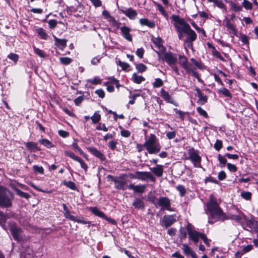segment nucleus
Instances as JSON below:
<instances>
[{
    "label": "nucleus",
    "mask_w": 258,
    "mask_h": 258,
    "mask_svg": "<svg viewBox=\"0 0 258 258\" xmlns=\"http://www.w3.org/2000/svg\"><path fill=\"white\" fill-rule=\"evenodd\" d=\"M207 207L208 210L206 212L208 214H210L212 218L218 219L225 218V215L219 206L217 199L213 196H210Z\"/></svg>",
    "instance_id": "nucleus-1"
},
{
    "label": "nucleus",
    "mask_w": 258,
    "mask_h": 258,
    "mask_svg": "<svg viewBox=\"0 0 258 258\" xmlns=\"http://www.w3.org/2000/svg\"><path fill=\"white\" fill-rule=\"evenodd\" d=\"M14 199L13 194L8 189L0 186V207L9 208L12 206Z\"/></svg>",
    "instance_id": "nucleus-2"
},
{
    "label": "nucleus",
    "mask_w": 258,
    "mask_h": 258,
    "mask_svg": "<svg viewBox=\"0 0 258 258\" xmlns=\"http://www.w3.org/2000/svg\"><path fill=\"white\" fill-rule=\"evenodd\" d=\"M144 146L150 154H155L160 151V147L156 141L155 137L151 135L149 139L145 142Z\"/></svg>",
    "instance_id": "nucleus-3"
},
{
    "label": "nucleus",
    "mask_w": 258,
    "mask_h": 258,
    "mask_svg": "<svg viewBox=\"0 0 258 258\" xmlns=\"http://www.w3.org/2000/svg\"><path fill=\"white\" fill-rule=\"evenodd\" d=\"M10 230L15 240L17 241H23L25 237L23 234L22 230L18 227L16 223L13 221L9 222Z\"/></svg>",
    "instance_id": "nucleus-4"
},
{
    "label": "nucleus",
    "mask_w": 258,
    "mask_h": 258,
    "mask_svg": "<svg viewBox=\"0 0 258 258\" xmlns=\"http://www.w3.org/2000/svg\"><path fill=\"white\" fill-rule=\"evenodd\" d=\"M173 19L175 22L174 26L177 32H183L184 33L190 28L189 25L179 17L174 16Z\"/></svg>",
    "instance_id": "nucleus-5"
},
{
    "label": "nucleus",
    "mask_w": 258,
    "mask_h": 258,
    "mask_svg": "<svg viewBox=\"0 0 258 258\" xmlns=\"http://www.w3.org/2000/svg\"><path fill=\"white\" fill-rule=\"evenodd\" d=\"M163 60L172 68L176 74H179L178 69L176 66L177 57L175 54L171 52L165 53L163 56Z\"/></svg>",
    "instance_id": "nucleus-6"
},
{
    "label": "nucleus",
    "mask_w": 258,
    "mask_h": 258,
    "mask_svg": "<svg viewBox=\"0 0 258 258\" xmlns=\"http://www.w3.org/2000/svg\"><path fill=\"white\" fill-rule=\"evenodd\" d=\"M186 229L189 239L192 240L195 243H197L202 234L193 230L190 224L187 225Z\"/></svg>",
    "instance_id": "nucleus-7"
},
{
    "label": "nucleus",
    "mask_w": 258,
    "mask_h": 258,
    "mask_svg": "<svg viewBox=\"0 0 258 258\" xmlns=\"http://www.w3.org/2000/svg\"><path fill=\"white\" fill-rule=\"evenodd\" d=\"M152 41L153 44L151 45V47L158 54L160 58L161 54V40L159 37H152Z\"/></svg>",
    "instance_id": "nucleus-8"
},
{
    "label": "nucleus",
    "mask_w": 258,
    "mask_h": 258,
    "mask_svg": "<svg viewBox=\"0 0 258 258\" xmlns=\"http://www.w3.org/2000/svg\"><path fill=\"white\" fill-rule=\"evenodd\" d=\"M133 177L142 180H146L148 179H150L151 181L154 180V178L152 177L151 173L149 172L137 171L135 173V176Z\"/></svg>",
    "instance_id": "nucleus-9"
},
{
    "label": "nucleus",
    "mask_w": 258,
    "mask_h": 258,
    "mask_svg": "<svg viewBox=\"0 0 258 258\" xmlns=\"http://www.w3.org/2000/svg\"><path fill=\"white\" fill-rule=\"evenodd\" d=\"M87 150L90 153L99 159L101 161L105 160L106 158L104 155L95 147H90L87 148Z\"/></svg>",
    "instance_id": "nucleus-10"
},
{
    "label": "nucleus",
    "mask_w": 258,
    "mask_h": 258,
    "mask_svg": "<svg viewBox=\"0 0 258 258\" xmlns=\"http://www.w3.org/2000/svg\"><path fill=\"white\" fill-rule=\"evenodd\" d=\"M182 249L186 256L190 255L192 258H198L196 253L186 244L184 243L182 244Z\"/></svg>",
    "instance_id": "nucleus-11"
},
{
    "label": "nucleus",
    "mask_w": 258,
    "mask_h": 258,
    "mask_svg": "<svg viewBox=\"0 0 258 258\" xmlns=\"http://www.w3.org/2000/svg\"><path fill=\"white\" fill-rule=\"evenodd\" d=\"M189 159L195 164L200 163L201 161V158L199 154L194 151L190 150L189 151Z\"/></svg>",
    "instance_id": "nucleus-12"
},
{
    "label": "nucleus",
    "mask_w": 258,
    "mask_h": 258,
    "mask_svg": "<svg viewBox=\"0 0 258 258\" xmlns=\"http://www.w3.org/2000/svg\"><path fill=\"white\" fill-rule=\"evenodd\" d=\"M121 12L131 20L135 19L137 16V12L131 8L126 10H121Z\"/></svg>",
    "instance_id": "nucleus-13"
},
{
    "label": "nucleus",
    "mask_w": 258,
    "mask_h": 258,
    "mask_svg": "<svg viewBox=\"0 0 258 258\" xmlns=\"http://www.w3.org/2000/svg\"><path fill=\"white\" fill-rule=\"evenodd\" d=\"M179 63L187 72H189L190 68L192 66L191 64L188 63V60L187 58L184 56H179Z\"/></svg>",
    "instance_id": "nucleus-14"
},
{
    "label": "nucleus",
    "mask_w": 258,
    "mask_h": 258,
    "mask_svg": "<svg viewBox=\"0 0 258 258\" xmlns=\"http://www.w3.org/2000/svg\"><path fill=\"white\" fill-rule=\"evenodd\" d=\"M129 189H133L135 192L142 194L144 192L146 189V186L145 185H135L133 184H130L127 186Z\"/></svg>",
    "instance_id": "nucleus-15"
},
{
    "label": "nucleus",
    "mask_w": 258,
    "mask_h": 258,
    "mask_svg": "<svg viewBox=\"0 0 258 258\" xmlns=\"http://www.w3.org/2000/svg\"><path fill=\"white\" fill-rule=\"evenodd\" d=\"M120 31L123 37L129 41H132V36L130 32L131 29L126 26H123L120 28Z\"/></svg>",
    "instance_id": "nucleus-16"
},
{
    "label": "nucleus",
    "mask_w": 258,
    "mask_h": 258,
    "mask_svg": "<svg viewBox=\"0 0 258 258\" xmlns=\"http://www.w3.org/2000/svg\"><path fill=\"white\" fill-rule=\"evenodd\" d=\"M175 221L176 218L174 215H165L164 216L163 222L166 227L171 226Z\"/></svg>",
    "instance_id": "nucleus-17"
},
{
    "label": "nucleus",
    "mask_w": 258,
    "mask_h": 258,
    "mask_svg": "<svg viewBox=\"0 0 258 258\" xmlns=\"http://www.w3.org/2000/svg\"><path fill=\"white\" fill-rule=\"evenodd\" d=\"M196 91L199 97L198 103L201 105L206 103L207 101V96L204 95L199 88H197Z\"/></svg>",
    "instance_id": "nucleus-18"
},
{
    "label": "nucleus",
    "mask_w": 258,
    "mask_h": 258,
    "mask_svg": "<svg viewBox=\"0 0 258 258\" xmlns=\"http://www.w3.org/2000/svg\"><path fill=\"white\" fill-rule=\"evenodd\" d=\"M162 97L168 103H171L176 106L178 105V103L174 101L171 96L168 94V93L162 90Z\"/></svg>",
    "instance_id": "nucleus-19"
},
{
    "label": "nucleus",
    "mask_w": 258,
    "mask_h": 258,
    "mask_svg": "<svg viewBox=\"0 0 258 258\" xmlns=\"http://www.w3.org/2000/svg\"><path fill=\"white\" fill-rule=\"evenodd\" d=\"M188 35L187 40L189 41H194L197 39V34L195 32L191 29L190 27L184 33Z\"/></svg>",
    "instance_id": "nucleus-20"
},
{
    "label": "nucleus",
    "mask_w": 258,
    "mask_h": 258,
    "mask_svg": "<svg viewBox=\"0 0 258 258\" xmlns=\"http://www.w3.org/2000/svg\"><path fill=\"white\" fill-rule=\"evenodd\" d=\"M9 218L8 215H5L2 212L0 211V225L3 228L6 230H7L6 222L7 220Z\"/></svg>",
    "instance_id": "nucleus-21"
},
{
    "label": "nucleus",
    "mask_w": 258,
    "mask_h": 258,
    "mask_svg": "<svg viewBox=\"0 0 258 258\" xmlns=\"http://www.w3.org/2000/svg\"><path fill=\"white\" fill-rule=\"evenodd\" d=\"M114 182L115 183V188L123 190H125V185L126 182L124 180L116 179L115 180H114Z\"/></svg>",
    "instance_id": "nucleus-22"
},
{
    "label": "nucleus",
    "mask_w": 258,
    "mask_h": 258,
    "mask_svg": "<svg viewBox=\"0 0 258 258\" xmlns=\"http://www.w3.org/2000/svg\"><path fill=\"white\" fill-rule=\"evenodd\" d=\"M55 44L61 49H63L67 45L66 39H59L54 36Z\"/></svg>",
    "instance_id": "nucleus-23"
},
{
    "label": "nucleus",
    "mask_w": 258,
    "mask_h": 258,
    "mask_svg": "<svg viewBox=\"0 0 258 258\" xmlns=\"http://www.w3.org/2000/svg\"><path fill=\"white\" fill-rule=\"evenodd\" d=\"M133 206L137 209H141L144 208V203L143 201L139 199L136 198L133 203Z\"/></svg>",
    "instance_id": "nucleus-24"
},
{
    "label": "nucleus",
    "mask_w": 258,
    "mask_h": 258,
    "mask_svg": "<svg viewBox=\"0 0 258 258\" xmlns=\"http://www.w3.org/2000/svg\"><path fill=\"white\" fill-rule=\"evenodd\" d=\"M26 147L32 151H40V149L38 147L37 143L29 142L26 143Z\"/></svg>",
    "instance_id": "nucleus-25"
},
{
    "label": "nucleus",
    "mask_w": 258,
    "mask_h": 258,
    "mask_svg": "<svg viewBox=\"0 0 258 258\" xmlns=\"http://www.w3.org/2000/svg\"><path fill=\"white\" fill-rule=\"evenodd\" d=\"M140 23L142 26H147L149 28H153L155 27V23L153 21H149L147 19H141Z\"/></svg>",
    "instance_id": "nucleus-26"
},
{
    "label": "nucleus",
    "mask_w": 258,
    "mask_h": 258,
    "mask_svg": "<svg viewBox=\"0 0 258 258\" xmlns=\"http://www.w3.org/2000/svg\"><path fill=\"white\" fill-rule=\"evenodd\" d=\"M170 201L167 198H162V210L172 211L170 208Z\"/></svg>",
    "instance_id": "nucleus-27"
},
{
    "label": "nucleus",
    "mask_w": 258,
    "mask_h": 258,
    "mask_svg": "<svg viewBox=\"0 0 258 258\" xmlns=\"http://www.w3.org/2000/svg\"><path fill=\"white\" fill-rule=\"evenodd\" d=\"M230 7V9L235 12H239L242 11V8L240 6H238L233 2L230 1L228 2Z\"/></svg>",
    "instance_id": "nucleus-28"
},
{
    "label": "nucleus",
    "mask_w": 258,
    "mask_h": 258,
    "mask_svg": "<svg viewBox=\"0 0 258 258\" xmlns=\"http://www.w3.org/2000/svg\"><path fill=\"white\" fill-rule=\"evenodd\" d=\"M132 79L134 83L138 84L145 80L143 76L138 75L136 73L133 74Z\"/></svg>",
    "instance_id": "nucleus-29"
},
{
    "label": "nucleus",
    "mask_w": 258,
    "mask_h": 258,
    "mask_svg": "<svg viewBox=\"0 0 258 258\" xmlns=\"http://www.w3.org/2000/svg\"><path fill=\"white\" fill-rule=\"evenodd\" d=\"M91 211L93 214L98 217L104 218L105 216L104 213L99 210L97 207H92L90 208Z\"/></svg>",
    "instance_id": "nucleus-30"
},
{
    "label": "nucleus",
    "mask_w": 258,
    "mask_h": 258,
    "mask_svg": "<svg viewBox=\"0 0 258 258\" xmlns=\"http://www.w3.org/2000/svg\"><path fill=\"white\" fill-rule=\"evenodd\" d=\"M37 33L41 37V38L44 40H47L48 38V36L46 33L44 29L42 28H39L36 30Z\"/></svg>",
    "instance_id": "nucleus-31"
},
{
    "label": "nucleus",
    "mask_w": 258,
    "mask_h": 258,
    "mask_svg": "<svg viewBox=\"0 0 258 258\" xmlns=\"http://www.w3.org/2000/svg\"><path fill=\"white\" fill-rule=\"evenodd\" d=\"M240 196L243 199L249 201L251 199L252 194L249 191L243 190L240 193Z\"/></svg>",
    "instance_id": "nucleus-32"
},
{
    "label": "nucleus",
    "mask_w": 258,
    "mask_h": 258,
    "mask_svg": "<svg viewBox=\"0 0 258 258\" xmlns=\"http://www.w3.org/2000/svg\"><path fill=\"white\" fill-rule=\"evenodd\" d=\"M39 142L48 148H50L53 147V145H52V143L50 141L46 139H42L39 140Z\"/></svg>",
    "instance_id": "nucleus-33"
},
{
    "label": "nucleus",
    "mask_w": 258,
    "mask_h": 258,
    "mask_svg": "<svg viewBox=\"0 0 258 258\" xmlns=\"http://www.w3.org/2000/svg\"><path fill=\"white\" fill-rule=\"evenodd\" d=\"M91 119L93 123H96L98 122L101 119V116L99 113L98 111H96L94 115L91 117Z\"/></svg>",
    "instance_id": "nucleus-34"
},
{
    "label": "nucleus",
    "mask_w": 258,
    "mask_h": 258,
    "mask_svg": "<svg viewBox=\"0 0 258 258\" xmlns=\"http://www.w3.org/2000/svg\"><path fill=\"white\" fill-rule=\"evenodd\" d=\"M87 82L93 85H97L101 84L102 80L99 77H95L93 79L87 80Z\"/></svg>",
    "instance_id": "nucleus-35"
},
{
    "label": "nucleus",
    "mask_w": 258,
    "mask_h": 258,
    "mask_svg": "<svg viewBox=\"0 0 258 258\" xmlns=\"http://www.w3.org/2000/svg\"><path fill=\"white\" fill-rule=\"evenodd\" d=\"M16 192L17 195L26 199H28L30 197L29 194L22 191L19 189H16Z\"/></svg>",
    "instance_id": "nucleus-36"
},
{
    "label": "nucleus",
    "mask_w": 258,
    "mask_h": 258,
    "mask_svg": "<svg viewBox=\"0 0 258 258\" xmlns=\"http://www.w3.org/2000/svg\"><path fill=\"white\" fill-rule=\"evenodd\" d=\"M225 26L229 30H231L234 34L236 33V29L233 24L229 20L225 21Z\"/></svg>",
    "instance_id": "nucleus-37"
},
{
    "label": "nucleus",
    "mask_w": 258,
    "mask_h": 258,
    "mask_svg": "<svg viewBox=\"0 0 258 258\" xmlns=\"http://www.w3.org/2000/svg\"><path fill=\"white\" fill-rule=\"evenodd\" d=\"M136 68L139 73H143L145 72L147 70L146 66L143 63L137 64L136 65Z\"/></svg>",
    "instance_id": "nucleus-38"
},
{
    "label": "nucleus",
    "mask_w": 258,
    "mask_h": 258,
    "mask_svg": "<svg viewBox=\"0 0 258 258\" xmlns=\"http://www.w3.org/2000/svg\"><path fill=\"white\" fill-rule=\"evenodd\" d=\"M215 4L224 12H226L227 11L226 6L221 1L217 0Z\"/></svg>",
    "instance_id": "nucleus-39"
},
{
    "label": "nucleus",
    "mask_w": 258,
    "mask_h": 258,
    "mask_svg": "<svg viewBox=\"0 0 258 258\" xmlns=\"http://www.w3.org/2000/svg\"><path fill=\"white\" fill-rule=\"evenodd\" d=\"M64 154L66 156L70 157L71 158L76 161L79 160L80 158V157H79L78 156H76L74 153L70 151H66L64 152Z\"/></svg>",
    "instance_id": "nucleus-40"
},
{
    "label": "nucleus",
    "mask_w": 258,
    "mask_h": 258,
    "mask_svg": "<svg viewBox=\"0 0 258 258\" xmlns=\"http://www.w3.org/2000/svg\"><path fill=\"white\" fill-rule=\"evenodd\" d=\"M242 6L246 10H250L252 9V3L247 0H243Z\"/></svg>",
    "instance_id": "nucleus-41"
},
{
    "label": "nucleus",
    "mask_w": 258,
    "mask_h": 258,
    "mask_svg": "<svg viewBox=\"0 0 258 258\" xmlns=\"http://www.w3.org/2000/svg\"><path fill=\"white\" fill-rule=\"evenodd\" d=\"M152 171L158 176H161V166H157L156 167L151 168Z\"/></svg>",
    "instance_id": "nucleus-42"
},
{
    "label": "nucleus",
    "mask_w": 258,
    "mask_h": 258,
    "mask_svg": "<svg viewBox=\"0 0 258 258\" xmlns=\"http://www.w3.org/2000/svg\"><path fill=\"white\" fill-rule=\"evenodd\" d=\"M63 184L71 189L75 190L76 189V184L72 181H64Z\"/></svg>",
    "instance_id": "nucleus-43"
},
{
    "label": "nucleus",
    "mask_w": 258,
    "mask_h": 258,
    "mask_svg": "<svg viewBox=\"0 0 258 258\" xmlns=\"http://www.w3.org/2000/svg\"><path fill=\"white\" fill-rule=\"evenodd\" d=\"M212 53L213 55L216 57L219 58L222 61H224V58L222 56L219 51H218L215 48H213V50H212Z\"/></svg>",
    "instance_id": "nucleus-44"
},
{
    "label": "nucleus",
    "mask_w": 258,
    "mask_h": 258,
    "mask_svg": "<svg viewBox=\"0 0 258 258\" xmlns=\"http://www.w3.org/2000/svg\"><path fill=\"white\" fill-rule=\"evenodd\" d=\"M60 62L65 65H67L70 64L72 62L71 58L67 57H60Z\"/></svg>",
    "instance_id": "nucleus-45"
},
{
    "label": "nucleus",
    "mask_w": 258,
    "mask_h": 258,
    "mask_svg": "<svg viewBox=\"0 0 258 258\" xmlns=\"http://www.w3.org/2000/svg\"><path fill=\"white\" fill-rule=\"evenodd\" d=\"M243 217V214H239V215H232L230 216V218L234 221L237 222H240Z\"/></svg>",
    "instance_id": "nucleus-46"
},
{
    "label": "nucleus",
    "mask_w": 258,
    "mask_h": 258,
    "mask_svg": "<svg viewBox=\"0 0 258 258\" xmlns=\"http://www.w3.org/2000/svg\"><path fill=\"white\" fill-rule=\"evenodd\" d=\"M107 21L113 26L115 27H118V23L117 21L115 19V18L112 17L110 16L108 19Z\"/></svg>",
    "instance_id": "nucleus-47"
},
{
    "label": "nucleus",
    "mask_w": 258,
    "mask_h": 258,
    "mask_svg": "<svg viewBox=\"0 0 258 258\" xmlns=\"http://www.w3.org/2000/svg\"><path fill=\"white\" fill-rule=\"evenodd\" d=\"M176 189L179 192L180 196H183L185 194L186 190L183 185H179L177 186Z\"/></svg>",
    "instance_id": "nucleus-48"
},
{
    "label": "nucleus",
    "mask_w": 258,
    "mask_h": 258,
    "mask_svg": "<svg viewBox=\"0 0 258 258\" xmlns=\"http://www.w3.org/2000/svg\"><path fill=\"white\" fill-rule=\"evenodd\" d=\"M8 57L16 62L18 60L19 56L17 54L11 53L8 55Z\"/></svg>",
    "instance_id": "nucleus-49"
},
{
    "label": "nucleus",
    "mask_w": 258,
    "mask_h": 258,
    "mask_svg": "<svg viewBox=\"0 0 258 258\" xmlns=\"http://www.w3.org/2000/svg\"><path fill=\"white\" fill-rule=\"evenodd\" d=\"M34 51L35 53L40 56L41 57H44L45 56V54L43 52V51L36 47H34Z\"/></svg>",
    "instance_id": "nucleus-50"
},
{
    "label": "nucleus",
    "mask_w": 258,
    "mask_h": 258,
    "mask_svg": "<svg viewBox=\"0 0 258 258\" xmlns=\"http://www.w3.org/2000/svg\"><path fill=\"white\" fill-rule=\"evenodd\" d=\"M33 168L34 171L36 172H38L42 174L44 173V169L42 166L34 165Z\"/></svg>",
    "instance_id": "nucleus-51"
},
{
    "label": "nucleus",
    "mask_w": 258,
    "mask_h": 258,
    "mask_svg": "<svg viewBox=\"0 0 258 258\" xmlns=\"http://www.w3.org/2000/svg\"><path fill=\"white\" fill-rule=\"evenodd\" d=\"M174 112L179 115V117L181 119L183 120L184 118L185 112H183L177 108H174Z\"/></svg>",
    "instance_id": "nucleus-52"
},
{
    "label": "nucleus",
    "mask_w": 258,
    "mask_h": 258,
    "mask_svg": "<svg viewBox=\"0 0 258 258\" xmlns=\"http://www.w3.org/2000/svg\"><path fill=\"white\" fill-rule=\"evenodd\" d=\"M219 91L226 97H231V94L230 93V91L226 88H222L221 90H220Z\"/></svg>",
    "instance_id": "nucleus-53"
},
{
    "label": "nucleus",
    "mask_w": 258,
    "mask_h": 258,
    "mask_svg": "<svg viewBox=\"0 0 258 258\" xmlns=\"http://www.w3.org/2000/svg\"><path fill=\"white\" fill-rule=\"evenodd\" d=\"M57 21L55 20L51 19L49 20L48 24L50 29H54L57 25Z\"/></svg>",
    "instance_id": "nucleus-54"
},
{
    "label": "nucleus",
    "mask_w": 258,
    "mask_h": 258,
    "mask_svg": "<svg viewBox=\"0 0 258 258\" xmlns=\"http://www.w3.org/2000/svg\"><path fill=\"white\" fill-rule=\"evenodd\" d=\"M227 167L228 170L232 172H236L237 169L236 166L235 165L231 163H227Z\"/></svg>",
    "instance_id": "nucleus-55"
},
{
    "label": "nucleus",
    "mask_w": 258,
    "mask_h": 258,
    "mask_svg": "<svg viewBox=\"0 0 258 258\" xmlns=\"http://www.w3.org/2000/svg\"><path fill=\"white\" fill-rule=\"evenodd\" d=\"M72 146L75 148L76 149V150H77L80 154L83 156H84V157H86L87 156V155L83 152V151L78 146V145H77V144L76 143H74L73 145H72Z\"/></svg>",
    "instance_id": "nucleus-56"
},
{
    "label": "nucleus",
    "mask_w": 258,
    "mask_h": 258,
    "mask_svg": "<svg viewBox=\"0 0 258 258\" xmlns=\"http://www.w3.org/2000/svg\"><path fill=\"white\" fill-rule=\"evenodd\" d=\"M222 147V143L220 140H217L215 145L214 148L217 151H219Z\"/></svg>",
    "instance_id": "nucleus-57"
},
{
    "label": "nucleus",
    "mask_w": 258,
    "mask_h": 258,
    "mask_svg": "<svg viewBox=\"0 0 258 258\" xmlns=\"http://www.w3.org/2000/svg\"><path fill=\"white\" fill-rule=\"evenodd\" d=\"M144 52H145L144 49L143 48H140L137 49V50L136 52V54L140 58H142L143 57Z\"/></svg>",
    "instance_id": "nucleus-58"
},
{
    "label": "nucleus",
    "mask_w": 258,
    "mask_h": 258,
    "mask_svg": "<svg viewBox=\"0 0 258 258\" xmlns=\"http://www.w3.org/2000/svg\"><path fill=\"white\" fill-rule=\"evenodd\" d=\"M218 160L220 163L223 165V166H224L227 162L226 158L224 156H221L220 154L218 155Z\"/></svg>",
    "instance_id": "nucleus-59"
},
{
    "label": "nucleus",
    "mask_w": 258,
    "mask_h": 258,
    "mask_svg": "<svg viewBox=\"0 0 258 258\" xmlns=\"http://www.w3.org/2000/svg\"><path fill=\"white\" fill-rule=\"evenodd\" d=\"M197 110L200 115L205 117H208V114L206 111L203 108H202L201 107H198L197 108Z\"/></svg>",
    "instance_id": "nucleus-60"
},
{
    "label": "nucleus",
    "mask_w": 258,
    "mask_h": 258,
    "mask_svg": "<svg viewBox=\"0 0 258 258\" xmlns=\"http://www.w3.org/2000/svg\"><path fill=\"white\" fill-rule=\"evenodd\" d=\"M96 128L97 130H99V131L102 130L104 132H107L108 130V128L106 127L104 123H103V124L100 123L98 126H97Z\"/></svg>",
    "instance_id": "nucleus-61"
},
{
    "label": "nucleus",
    "mask_w": 258,
    "mask_h": 258,
    "mask_svg": "<svg viewBox=\"0 0 258 258\" xmlns=\"http://www.w3.org/2000/svg\"><path fill=\"white\" fill-rule=\"evenodd\" d=\"M95 93L101 98H103L105 96V93L101 89L96 90Z\"/></svg>",
    "instance_id": "nucleus-62"
},
{
    "label": "nucleus",
    "mask_w": 258,
    "mask_h": 258,
    "mask_svg": "<svg viewBox=\"0 0 258 258\" xmlns=\"http://www.w3.org/2000/svg\"><path fill=\"white\" fill-rule=\"evenodd\" d=\"M64 216H65V217H66L67 218H68V219H70V220H72V221H74V220H75V218H76V217H75V216H73V215H72L71 214V213H70V211H69H69H67V212H66L64 213Z\"/></svg>",
    "instance_id": "nucleus-63"
},
{
    "label": "nucleus",
    "mask_w": 258,
    "mask_h": 258,
    "mask_svg": "<svg viewBox=\"0 0 258 258\" xmlns=\"http://www.w3.org/2000/svg\"><path fill=\"white\" fill-rule=\"evenodd\" d=\"M74 221L83 224H85L88 223L87 221H85L83 218H80L78 217H76Z\"/></svg>",
    "instance_id": "nucleus-64"
}]
</instances>
